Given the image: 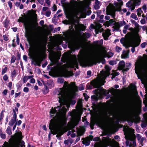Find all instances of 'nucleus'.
<instances>
[{
  "mask_svg": "<svg viewBox=\"0 0 147 147\" xmlns=\"http://www.w3.org/2000/svg\"><path fill=\"white\" fill-rule=\"evenodd\" d=\"M6 132L9 135H10L12 134L11 129L10 126H8L6 129Z\"/></svg>",
  "mask_w": 147,
  "mask_h": 147,
  "instance_id": "7c9ffc66",
  "label": "nucleus"
},
{
  "mask_svg": "<svg viewBox=\"0 0 147 147\" xmlns=\"http://www.w3.org/2000/svg\"><path fill=\"white\" fill-rule=\"evenodd\" d=\"M128 115L130 117H136V112L135 110L130 109L128 113Z\"/></svg>",
  "mask_w": 147,
  "mask_h": 147,
  "instance_id": "ddd939ff",
  "label": "nucleus"
},
{
  "mask_svg": "<svg viewBox=\"0 0 147 147\" xmlns=\"http://www.w3.org/2000/svg\"><path fill=\"white\" fill-rule=\"evenodd\" d=\"M83 95L84 97V99L86 101H88V99L89 97L88 96L87 94L86 93H84L83 94Z\"/></svg>",
  "mask_w": 147,
  "mask_h": 147,
  "instance_id": "ea45409f",
  "label": "nucleus"
},
{
  "mask_svg": "<svg viewBox=\"0 0 147 147\" xmlns=\"http://www.w3.org/2000/svg\"><path fill=\"white\" fill-rule=\"evenodd\" d=\"M16 60V57L14 55H12L10 61L11 63H12L15 62Z\"/></svg>",
  "mask_w": 147,
  "mask_h": 147,
  "instance_id": "4c0bfd02",
  "label": "nucleus"
},
{
  "mask_svg": "<svg viewBox=\"0 0 147 147\" xmlns=\"http://www.w3.org/2000/svg\"><path fill=\"white\" fill-rule=\"evenodd\" d=\"M131 87L132 89L134 90H136V87L135 85L133 84H131Z\"/></svg>",
  "mask_w": 147,
  "mask_h": 147,
  "instance_id": "680f3d73",
  "label": "nucleus"
},
{
  "mask_svg": "<svg viewBox=\"0 0 147 147\" xmlns=\"http://www.w3.org/2000/svg\"><path fill=\"white\" fill-rule=\"evenodd\" d=\"M55 130L58 134H60L62 133H64V132L62 129H56Z\"/></svg>",
  "mask_w": 147,
  "mask_h": 147,
  "instance_id": "2f4dec72",
  "label": "nucleus"
},
{
  "mask_svg": "<svg viewBox=\"0 0 147 147\" xmlns=\"http://www.w3.org/2000/svg\"><path fill=\"white\" fill-rule=\"evenodd\" d=\"M11 76L12 78H15L17 75V72L15 69H14L13 71L11 72Z\"/></svg>",
  "mask_w": 147,
  "mask_h": 147,
  "instance_id": "c85d7f7f",
  "label": "nucleus"
},
{
  "mask_svg": "<svg viewBox=\"0 0 147 147\" xmlns=\"http://www.w3.org/2000/svg\"><path fill=\"white\" fill-rule=\"evenodd\" d=\"M51 13V12L50 10L47 11L46 12L45 15L46 16L49 17L50 16Z\"/></svg>",
  "mask_w": 147,
  "mask_h": 147,
  "instance_id": "de8ad7c7",
  "label": "nucleus"
},
{
  "mask_svg": "<svg viewBox=\"0 0 147 147\" xmlns=\"http://www.w3.org/2000/svg\"><path fill=\"white\" fill-rule=\"evenodd\" d=\"M5 112V111L2 110L0 113V123L1 122V124H2V120L3 119L4 117V114L3 113Z\"/></svg>",
  "mask_w": 147,
  "mask_h": 147,
  "instance_id": "393cba45",
  "label": "nucleus"
},
{
  "mask_svg": "<svg viewBox=\"0 0 147 147\" xmlns=\"http://www.w3.org/2000/svg\"><path fill=\"white\" fill-rule=\"evenodd\" d=\"M102 140L103 144L106 147L109 146L111 144V139L109 137H103Z\"/></svg>",
  "mask_w": 147,
  "mask_h": 147,
  "instance_id": "1a4fd4ad",
  "label": "nucleus"
},
{
  "mask_svg": "<svg viewBox=\"0 0 147 147\" xmlns=\"http://www.w3.org/2000/svg\"><path fill=\"white\" fill-rule=\"evenodd\" d=\"M102 56V53H100L99 57L97 58L96 59V60H92L91 61L92 63H94V64L96 65V63H100L101 62L103 64H104L105 63V60L104 58H102L101 57Z\"/></svg>",
  "mask_w": 147,
  "mask_h": 147,
  "instance_id": "423d86ee",
  "label": "nucleus"
},
{
  "mask_svg": "<svg viewBox=\"0 0 147 147\" xmlns=\"http://www.w3.org/2000/svg\"><path fill=\"white\" fill-rule=\"evenodd\" d=\"M7 69L8 68L6 66H5L4 68H3L2 70L1 74L3 75L6 73L7 71Z\"/></svg>",
  "mask_w": 147,
  "mask_h": 147,
  "instance_id": "f704fd0d",
  "label": "nucleus"
},
{
  "mask_svg": "<svg viewBox=\"0 0 147 147\" xmlns=\"http://www.w3.org/2000/svg\"><path fill=\"white\" fill-rule=\"evenodd\" d=\"M83 34L84 36L87 38H88L90 36V35L89 33L86 32Z\"/></svg>",
  "mask_w": 147,
  "mask_h": 147,
  "instance_id": "49530a36",
  "label": "nucleus"
},
{
  "mask_svg": "<svg viewBox=\"0 0 147 147\" xmlns=\"http://www.w3.org/2000/svg\"><path fill=\"white\" fill-rule=\"evenodd\" d=\"M109 64L112 65H113L116 64V61H109Z\"/></svg>",
  "mask_w": 147,
  "mask_h": 147,
  "instance_id": "37998d69",
  "label": "nucleus"
},
{
  "mask_svg": "<svg viewBox=\"0 0 147 147\" xmlns=\"http://www.w3.org/2000/svg\"><path fill=\"white\" fill-rule=\"evenodd\" d=\"M91 99L92 100L95 101L96 102L98 100V98L97 95H93L91 96Z\"/></svg>",
  "mask_w": 147,
  "mask_h": 147,
  "instance_id": "4be33fe9",
  "label": "nucleus"
},
{
  "mask_svg": "<svg viewBox=\"0 0 147 147\" xmlns=\"http://www.w3.org/2000/svg\"><path fill=\"white\" fill-rule=\"evenodd\" d=\"M48 37L47 36H43L40 38L38 41V45H41L43 43H46L47 41Z\"/></svg>",
  "mask_w": 147,
  "mask_h": 147,
  "instance_id": "9d476101",
  "label": "nucleus"
},
{
  "mask_svg": "<svg viewBox=\"0 0 147 147\" xmlns=\"http://www.w3.org/2000/svg\"><path fill=\"white\" fill-rule=\"evenodd\" d=\"M49 89L47 86H45V90L43 91L44 93L47 94L49 92Z\"/></svg>",
  "mask_w": 147,
  "mask_h": 147,
  "instance_id": "603ef678",
  "label": "nucleus"
},
{
  "mask_svg": "<svg viewBox=\"0 0 147 147\" xmlns=\"http://www.w3.org/2000/svg\"><path fill=\"white\" fill-rule=\"evenodd\" d=\"M23 91L26 92H28L29 91V88L28 87H24L23 89Z\"/></svg>",
  "mask_w": 147,
  "mask_h": 147,
  "instance_id": "e2e57ef3",
  "label": "nucleus"
},
{
  "mask_svg": "<svg viewBox=\"0 0 147 147\" xmlns=\"http://www.w3.org/2000/svg\"><path fill=\"white\" fill-rule=\"evenodd\" d=\"M113 24L115 25V26L113 27L114 28V30H116L117 31H119L120 27L115 22Z\"/></svg>",
  "mask_w": 147,
  "mask_h": 147,
  "instance_id": "a878e982",
  "label": "nucleus"
},
{
  "mask_svg": "<svg viewBox=\"0 0 147 147\" xmlns=\"http://www.w3.org/2000/svg\"><path fill=\"white\" fill-rule=\"evenodd\" d=\"M18 131L19 132L17 133V135L18 137L21 139L23 137V136H22V133L21 131Z\"/></svg>",
  "mask_w": 147,
  "mask_h": 147,
  "instance_id": "c9c22d12",
  "label": "nucleus"
},
{
  "mask_svg": "<svg viewBox=\"0 0 147 147\" xmlns=\"http://www.w3.org/2000/svg\"><path fill=\"white\" fill-rule=\"evenodd\" d=\"M82 99H79L78 100L77 102V104L80 107L83 106V104L82 102Z\"/></svg>",
  "mask_w": 147,
  "mask_h": 147,
  "instance_id": "473e14b6",
  "label": "nucleus"
},
{
  "mask_svg": "<svg viewBox=\"0 0 147 147\" xmlns=\"http://www.w3.org/2000/svg\"><path fill=\"white\" fill-rule=\"evenodd\" d=\"M131 63H126V68H129V69L131 68Z\"/></svg>",
  "mask_w": 147,
  "mask_h": 147,
  "instance_id": "052dcab7",
  "label": "nucleus"
},
{
  "mask_svg": "<svg viewBox=\"0 0 147 147\" xmlns=\"http://www.w3.org/2000/svg\"><path fill=\"white\" fill-rule=\"evenodd\" d=\"M0 136L1 138L3 139H5L6 138V135L5 134H1Z\"/></svg>",
  "mask_w": 147,
  "mask_h": 147,
  "instance_id": "13d9d810",
  "label": "nucleus"
},
{
  "mask_svg": "<svg viewBox=\"0 0 147 147\" xmlns=\"http://www.w3.org/2000/svg\"><path fill=\"white\" fill-rule=\"evenodd\" d=\"M4 27L7 28L9 26V20H8L7 19H6L3 23Z\"/></svg>",
  "mask_w": 147,
  "mask_h": 147,
  "instance_id": "412c9836",
  "label": "nucleus"
},
{
  "mask_svg": "<svg viewBox=\"0 0 147 147\" xmlns=\"http://www.w3.org/2000/svg\"><path fill=\"white\" fill-rule=\"evenodd\" d=\"M60 123L63 125H65L66 124V121L65 118L64 117L61 118L60 120Z\"/></svg>",
  "mask_w": 147,
  "mask_h": 147,
  "instance_id": "bb28decb",
  "label": "nucleus"
},
{
  "mask_svg": "<svg viewBox=\"0 0 147 147\" xmlns=\"http://www.w3.org/2000/svg\"><path fill=\"white\" fill-rule=\"evenodd\" d=\"M8 4L10 9H11L12 7V3L10 1H9L8 2Z\"/></svg>",
  "mask_w": 147,
  "mask_h": 147,
  "instance_id": "bf43d9fd",
  "label": "nucleus"
},
{
  "mask_svg": "<svg viewBox=\"0 0 147 147\" xmlns=\"http://www.w3.org/2000/svg\"><path fill=\"white\" fill-rule=\"evenodd\" d=\"M142 8L143 9V10L145 12H146V10L147 9V7L146 5H144L142 7Z\"/></svg>",
  "mask_w": 147,
  "mask_h": 147,
  "instance_id": "338daca9",
  "label": "nucleus"
},
{
  "mask_svg": "<svg viewBox=\"0 0 147 147\" xmlns=\"http://www.w3.org/2000/svg\"><path fill=\"white\" fill-rule=\"evenodd\" d=\"M85 131V129L84 127H82L77 131L78 134L80 136H81L84 134Z\"/></svg>",
  "mask_w": 147,
  "mask_h": 147,
  "instance_id": "4468645a",
  "label": "nucleus"
},
{
  "mask_svg": "<svg viewBox=\"0 0 147 147\" xmlns=\"http://www.w3.org/2000/svg\"><path fill=\"white\" fill-rule=\"evenodd\" d=\"M102 36L104 37V39L105 40H107L109 37V35L108 34L106 33H103L102 34Z\"/></svg>",
  "mask_w": 147,
  "mask_h": 147,
  "instance_id": "72a5a7b5",
  "label": "nucleus"
},
{
  "mask_svg": "<svg viewBox=\"0 0 147 147\" xmlns=\"http://www.w3.org/2000/svg\"><path fill=\"white\" fill-rule=\"evenodd\" d=\"M24 142L23 141H22L20 142L21 147H25Z\"/></svg>",
  "mask_w": 147,
  "mask_h": 147,
  "instance_id": "69168bd1",
  "label": "nucleus"
},
{
  "mask_svg": "<svg viewBox=\"0 0 147 147\" xmlns=\"http://www.w3.org/2000/svg\"><path fill=\"white\" fill-rule=\"evenodd\" d=\"M119 70H122V72L124 73L125 71H127L129 69V68H125V64L123 61H121L119 62Z\"/></svg>",
  "mask_w": 147,
  "mask_h": 147,
  "instance_id": "0eeeda50",
  "label": "nucleus"
},
{
  "mask_svg": "<svg viewBox=\"0 0 147 147\" xmlns=\"http://www.w3.org/2000/svg\"><path fill=\"white\" fill-rule=\"evenodd\" d=\"M135 137H134L132 135L129 136V140L130 141H133L132 144L134 146H136V141L135 140Z\"/></svg>",
  "mask_w": 147,
  "mask_h": 147,
  "instance_id": "a211bd4d",
  "label": "nucleus"
},
{
  "mask_svg": "<svg viewBox=\"0 0 147 147\" xmlns=\"http://www.w3.org/2000/svg\"><path fill=\"white\" fill-rule=\"evenodd\" d=\"M78 123V121L75 120H73L71 122L70 126L72 128H74Z\"/></svg>",
  "mask_w": 147,
  "mask_h": 147,
  "instance_id": "2eb2a0df",
  "label": "nucleus"
},
{
  "mask_svg": "<svg viewBox=\"0 0 147 147\" xmlns=\"http://www.w3.org/2000/svg\"><path fill=\"white\" fill-rule=\"evenodd\" d=\"M22 123V121L21 120H19L18 121L17 120V121H16V122L15 123L17 125L19 126L21 125Z\"/></svg>",
  "mask_w": 147,
  "mask_h": 147,
  "instance_id": "3c124183",
  "label": "nucleus"
},
{
  "mask_svg": "<svg viewBox=\"0 0 147 147\" xmlns=\"http://www.w3.org/2000/svg\"><path fill=\"white\" fill-rule=\"evenodd\" d=\"M114 90V89L112 88H110L109 90V92L107 91L106 90H105V91L104 92V94L106 96L108 94H109V92H113Z\"/></svg>",
  "mask_w": 147,
  "mask_h": 147,
  "instance_id": "b1692460",
  "label": "nucleus"
},
{
  "mask_svg": "<svg viewBox=\"0 0 147 147\" xmlns=\"http://www.w3.org/2000/svg\"><path fill=\"white\" fill-rule=\"evenodd\" d=\"M63 87L60 88V91L58 94V96H61L58 97L59 102L60 104L63 105L65 102L64 96L65 94V89L67 87L68 83L67 82L65 81Z\"/></svg>",
  "mask_w": 147,
  "mask_h": 147,
  "instance_id": "f03ea898",
  "label": "nucleus"
},
{
  "mask_svg": "<svg viewBox=\"0 0 147 147\" xmlns=\"http://www.w3.org/2000/svg\"><path fill=\"white\" fill-rule=\"evenodd\" d=\"M28 80L27 76H25L23 78L22 80L23 82V83H26Z\"/></svg>",
  "mask_w": 147,
  "mask_h": 147,
  "instance_id": "5fc2aeb1",
  "label": "nucleus"
},
{
  "mask_svg": "<svg viewBox=\"0 0 147 147\" xmlns=\"http://www.w3.org/2000/svg\"><path fill=\"white\" fill-rule=\"evenodd\" d=\"M16 55L17 57V59L19 61L20 59L21 55L18 52L16 53Z\"/></svg>",
  "mask_w": 147,
  "mask_h": 147,
  "instance_id": "c03bdc74",
  "label": "nucleus"
},
{
  "mask_svg": "<svg viewBox=\"0 0 147 147\" xmlns=\"http://www.w3.org/2000/svg\"><path fill=\"white\" fill-rule=\"evenodd\" d=\"M115 22L120 27L123 25H125L126 24V23L123 20L122 21H120V22Z\"/></svg>",
  "mask_w": 147,
  "mask_h": 147,
  "instance_id": "aec40b11",
  "label": "nucleus"
},
{
  "mask_svg": "<svg viewBox=\"0 0 147 147\" xmlns=\"http://www.w3.org/2000/svg\"><path fill=\"white\" fill-rule=\"evenodd\" d=\"M106 71L103 70L101 71L100 73L104 76H109L110 74V71L111 69V68L108 65H106L105 67Z\"/></svg>",
  "mask_w": 147,
  "mask_h": 147,
  "instance_id": "6e6552de",
  "label": "nucleus"
},
{
  "mask_svg": "<svg viewBox=\"0 0 147 147\" xmlns=\"http://www.w3.org/2000/svg\"><path fill=\"white\" fill-rule=\"evenodd\" d=\"M119 11V9L116 10L113 6H108L106 7V14L112 16V17L114 18L115 16V12L116 11Z\"/></svg>",
  "mask_w": 147,
  "mask_h": 147,
  "instance_id": "7ed1b4c3",
  "label": "nucleus"
},
{
  "mask_svg": "<svg viewBox=\"0 0 147 147\" xmlns=\"http://www.w3.org/2000/svg\"><path fill=\"white\" fill-rule=\"evenodd\" d=\"M135 73L137 75L138 78L140 79V75L141 74V69L140 65H136L135 66Z\"/></svg>",
  "mask_w": 147,
  "mask_h": 147,
  "instance_id": "f8f14e48",
  "label": "nucleus"
},
{
  "mask_svg": "<svg viewBox=\"0 0 147 147\" xmlns=\"http://www.w3.org/2000/svg\"><path fill=\"white\" fill-rule=\"evenodd\" d=\"M92 86L94 87V88H98L99 86H101L104 85V84L101 85H100L99 83L97 80H94L93 84H92Z\"/></svg>",
  "mask_w": 147,
  "mask_h": 147,
  "instance_id": "f3484780",
  "label": "nucleus"
},
{
  "mask_svg": "<svg viewBox=\"0 0 147 147\" xmlns=\"http://www.w3.org/2000/svg\"><path fill=\"white\" fill-rule=\"evenodd\" d=\"M4 147H20L19 144L17 143H15L14 144L9 143L5 141L4 143Z\"/></svg>",
  "mask_w": 147,
  "mask_h": 147,
  "instance_id": "9b49d317",
  "label": "nucleus"
},
{
  "mask_svg": "<svg viewBox=\"0 0 147 147\" xmlns=\"http://www.w3.org/2000/svg\"><path fill=\"white\" fill-rule=\"evenodd\" d=\"M43 58L42 56L40 57L38 61L37 62L36 61H35L36 63H34V64L35 65H37L38 66H40V64L42 61H43Z\"/></svg>",
  "mask_w": 147,
  "mask_h": 147,
  "instance_id": "5701e85b",
  "label": "nucleus"
},
{
  "mask_svg": "<svg viewBox=\"0 0 147 147\" xmlns=\"http://www.w3.org/2000/svg\"><path fill=\"white\" fill-rule=\"evenodd\" d=\"M13 118L17 119V115L15 109H13Z\"/></svg>",
  "mask_w": 147,
  "mask_h": 147,
  "instance_id": "a19ab883",
  "label": "nucleus"
},
{
  "mask_svg": "<svg viewBox=\"0 0 147 147\" xmlns=\"http://www.w3.org/2000/svg\"><path fill=\"white\" fill-rule=\"evenodd\" d=\"M122 49L118 46H116V51L117 52H119Z\"/></svg>",
  "mask_w": 147,
  "mask_h": 147,
  "instance_id": "8fccbe9b",
  "label": "nucleus"
},
{
  "mask_svg": "<svg viewBox=\"0 0 147 147\" xmlns=\"http://www.w3.org/2000/svg\"><path fill=\"white\" fill-rule=\"evenodd\" d=\"M16 121H17V119L12 117L9 122L8 124L10 126H12L15 123Z\"/></svg>",
  "mask_w": 147,
  "mask_h": 147,
  "instance_id": "6ab92c4d",
  "label": "nucleus"
},
{
  "mask_svg": "<svg viewBox=\"0 0 147 147\" xmlns=\"http://www.w3.org/2000/svg\"><path fill=\"white\" fill-rule=\"evenodd\" d=\"M7 92V89H5L2 92V93L4 95H6Z\"/></svg>",
  "mask_w": 147,
  "mask_h": 147,
  "instance_id": "774afa93",
  "label": "nucleus"
},
{
  "mask_svg": "<svg viewBox=\"0 0 147 147\" xmlns=\"http://www.w3.org/2000/svg\"><path fill=\"white\" fill-rule=\"evenodd\" d=\"M140 42H134L133 41H131V42H130V44L131 45H133V44H134V47H137L140 44Z\"/></svg>",
  "mask_w": 147,
  "mask_h": 147,
  "instance_id": "c756f323",
  "label": "nucleus"
},
{
  "mask_svg": "<svg viewBox=\"0 0 147 147\" xmlns=\"http://www.w3.org/2000/svg\"><path fill=\"white\" fill-rule=\"evenodd\" d=\"M119 144L118 142L116 141H115V143L113 145L111 146L112 147H119Z\"/></svg>",
  "mask_w": 147,
  "mask_h": 147,
  "instance_id": "09e8293b",
  "label": "nucleus"
},
{
  "mask_svg": "<svg viewBox=\"0 0 147 147\" xmlns=\"http://www.w3.org/2000/svg\"><path fill=\"white\" fill-rule=\"evenodd\" d=\"M57 81L58 82H59L60 84H62L64 83V80L62 78H59L57 79Z\"/></svg>",
  "mask_w": 147,
  "mask_h": 147,
  "instance_id": "e433bc0d",
  "label": "nucleus"
},
{
  "mask_svg": "<svg viewBox=\"0 0 147 147\" xmlns=\"http://www.w3.org/2000/svg\"><path fill=\"white\" fill-rule=\"evenodd\" d=\"M129 54L128 52L126 51L123 50V53L121 55V57L122 59H125L129 57Z\"/></svg>",
  "mask_w": 147,
  "mask_h": 147,
  "instance_id": "dca6fc26",
  "label": "nucleus"
},
{
  "mask_svg": "<svg viewBox=\"0 0 147 147\" xmlns=\"http://www.w3.org/2000/svg\"><path fill=\"white\" fill-rule=\"evenodd\" d=\"M131 17L133 19H134L136 20H138V18L137 17L136 15L134 13H133L131 14Z\"/></svg>",
  "mask_w": 147,
  "mask_h": 147,
  "instance_id": "58836bf2",
  "label": "nucleus"
},
{
  "mask_svg": "<svg viewBox=\"0 0 147 147\" xmlns=\"http://www.w3.org/2000/svg\"><path fill=\"white\" fill-rule=\"evenodd\" d=\"M141 3V1L140 0H139L138 1H136L134 3V5H135L136 6H137L138 5H140V3Z\"/></svg>",
  "mask_w": 147,
  "mask_h": 147,
  "instance_id": "864d4df0",
  "label": "nucleus"
},
{
  "mask_svg": "<svg viewBox=\"0 0 147 147\" xmlns=\"http://www.w3.org/2000/svg\"><path fill=\"white\" fill-rule=\"evenodd\" d=\"M113 55H114L113 53L112 52H109L107 53V57L109 58L111 57L112 56H113Z\"/></svg>",
  "mask_w": 147,
  "mask_h": 147,
  "instance_id": "79ce46f5",
  "label": "nucleus"
},
{
  "mask_svg": "<svg viewBox=\"0 0 147 147\" xmlns=\"http://www.w3.org/2000/svg\"><path fill=\"white\" fill-rule=\"evenodd\" d=\"M115 21H114L113 19H110L109 20V21H108V23L109 24H112L114 22L115 23Z\"/></svg>",
  "mask_w": 147,
  "mask_h": 147,
  "instance_id": "0e129e2a",
  "label": "nucleus"
},
{
  "mask_svg": "<svg viewBox=\"0 0 147 147\" xmlns=\"http://www.w3.org/2000/svg\"><path fill=\"white\" fill-rule=\"evenodd\" d=\"M80 53V59L79 62L80 66L82 67H86L87 66V62L84 59L85 54L84 52L82 51L79 52Z\"/></svg>",
  "mask_w": 147,
  "mask_h": 147,
  "instance_id": "20e7f679",
  "label": "nucleus"
},
{
  "mask_svg": "<svg viewBox=\"0 0 147 147\" xmlns=\"http://www.w3.org/2000/svg\"><path fill=\"white\" fill-rule=\"evenodd\" d=\"M3 37L4 40H5L7 41L9 40L8 37L5 34L3 35Z\"/></svg>",
  "mask_w": 147,
  "mask_h": 147,
  "instance_id": "6e6d98bb",
  "label": "nucleus"
},
{
  "mask_svg": "<svg viewBox=\"0 0 147 147\" xmlns=\"http://www.w3.org/2000/svg\"><path fill=\"white\" fill-rule=\"evenodd\" d=\"M63 134V133H62L60 134H57L56 136V137L57 138V139L59 140H60L61 139V136Z\"/></svg>",
  "mask_w": 147,
  "mask_h": 147,
  "instance_id": "a18cd8bd",
  "label": "nucleus"
},
{
  "mask_svg": "<svg viewBox=\"0 0 147 147\" xmlns=\"http://www.w3.org/2000/svg\"><path fill=\"white\" fill-rule=\"evenodd\" d=\"M75 31L74 29L73 28L71 31L70 34V36L73 38H75L76 36L75 35Z\"/></svg>",
  "mask_w": 147,
  "mask_h": 147,
  "instance_id": "cd10ccee",
  "label": "nucleus"
},
{
  "mask_svg": "<svg viewBox=\"0 0 147 147\" xmlns=\"http://www.w3.org/2000/svg\"><path fill=\"white\" fill-rule=\"evenodd\" d=\"M8 79V77L7 74L3 76V79L5 81H6Z\"/></svg>",
  "mask_w": 147,
  "mask_h": 147,
  "instance_id": "4d7b16f0",
  "label": "nucleus"
},
{
  "mask_svg": "<svg viewBox=\"0 0 147 147\" xmlns=\"http://www.w3.org/2000/svg\"><path fill=\"white\" fill-rule=\"evenodd\" d=\"M57 117H53V118L50 120V123L49 126V129L51 131V133L53 135L57 134V133L55 130L54 131H52L53 130L54 126L56 121V118Z\"/></svg>",
  "mask_w": 147,
  "mask_h": 147,
  "instance_id": "39448f33",
  "label": "nucleus"
},
{
  "mask_svg": "<svg viewBox=\"0 0 147 147\" xmlns=\"http://www.w3.org/2000/svg\"><path fill=\"white\" fill-rule=\"evenodd\" d=\"M18 21L24 23V26L25 30V36L27 38V41L30 45L31 43V31L36 28L38 26V23L36 21L34 22L33 23L26 22L25 18L22 17H20Z\"/></svg>",
  "mask_w": 147,
  "mask_h": 147,
  "instance_id": "f257e3e1",
  "label": "nucleus"
}]
</instances>
